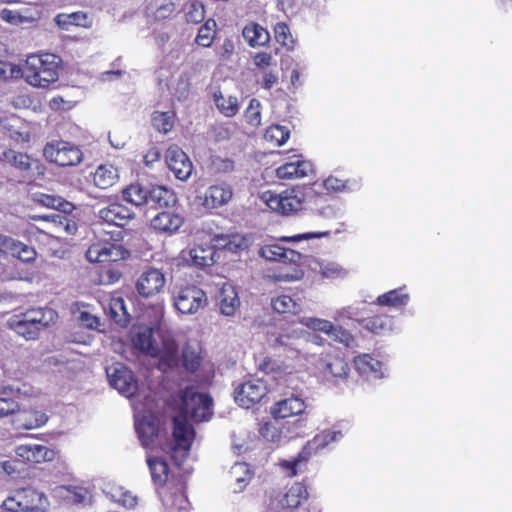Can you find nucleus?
Listing matches in <instances>:
<instances>
[{
  "label": "nucleus",
  "mask_w": 512,
  "mask_h": 512,
  "mask_svg": "<svg viewBox=\"0 0 512 512\" xmlns=\"http://www.w3.org/2000/svg\"><path fill=\"white\" fill-rule=\"evenodd\" d=\"M214 102L218 110L227 117H233L239 111L238 99L235 96L224 97L221 93H216Z\"/></svg>",
  "instance_id": "nucleus-43"
},
{
  "label": "nucleus",
  "mask_w": 512,
  "mask_h": 512,
  "mask_svg": "<svg viewBox=\"0 0 512 512\" xmlns=\"http://www.w3.org/2000/svg\"><path fill=\"white\" fill-rule=\"evenodd\" d=\"M110 384L126 397H132L138 390L134 373L122 364H117L107 370Z\"/></svg>",
  "instance_id": "nucleus-14"
},
{
  "label": "nucleus",
  "mask_w": 512,
  "mask_h": 512,
  "mask_svg": "<svg viewBox=\"0 0 512 512\" xmlns=\"http://www.w3.org/2000/svg\"><path fill=\"white\" fill-rule=\"evenodd\" d=\"M179 396V415L172 418L173 445L171 458L180 466L189 456L195 437V430L188 422L190 417L195 422L208 421L212 416V398L206 393H200L193 386L181 389Z\"/></svg>",
  "instance_id": "nucleus-1"
},
{
  "label": "nucleus",
  "mask_w": 512,
  "mask_h": 512,
  "mask_svg": "<svg viewBox=\"0 0 512 512\" xmlns=\"http://www.w3.org/2000/svg\"><path fill=\"white\" fill-rule=\"evenodd\" d=\"M242 34L251 47L264 46L270 40L269 32L255 22L248 23L244 27Z\"/></svg>",
  "instance_id": "nucleus-34"
},
{
  "label": "nucleus",
  "mask_w": 512,
  "mask_h": 512,
  "mask_svg": "<svg viewBox=\"0 0 512 512\" xmlns=\"http://www.w3.org/2000/svg\"><path fill=\"white\" fill-rule=\"evenodd\" d=\"M245 119L253 127H258L261 124V104L256 98L250 100L245 111Z\"/></svg>",
  "instance_id": "nucleus-53"
},
{
  "label": "nucleus",
  "mask_w": 512,
  "mask_h": 512,
  "mask_svg": "<svg viewBox=\"0 0 512 512\" xmlns=\"http://www.w3.org/2000/svg\"><path fill=\"white\" fill-rule=\"evenodd\" d=\"M305 402L299 397H290L278 401L271 409V414L276 419H285L304 412Z\"/></svg>",
  "instance_id": "nucleus-26"
},
{
  "label": "nucleus",
  "mask_w": 512,
  "mask_h": 512,
  "mask_svg": "<svg viewBox=\"0 0 512 512\" xmlns=\"http://www.w3.org/2000/svg\"><path fill=\"white\" fill-rule=\"evenodd\" d=\"M48 507L46 495L32 487L11 491L2 503V508L7 512H45Z\"/></svg>",
  "instance_id": "nucleus-6"
},
{
  "label": "nucleus",
  "mask_w": 512,
  "mask_h": 512,
  "mask_svg": "<svg viewBox=\"0 0 512 512\" xmlns=\"http://www.w3.org/2000/svg\"><path fill=\"white\" fill-rule=\"evenodd\" d=\"M44 309H31L15 315L9 322L10 327L26 340H35L39 337L42 328L46 327Z\"/></svg>",
  "instance_id": "nucleus-9"
},
{
  "label": "nucleus",
  "mask_w": 512,
  "mask_h": 512,
  "mask_svg": "<svg viewBox=\"0 0 512 512\" xmlns=\"http://www.w3.org/2000/svg\"><path fill=\"white\" fill-rule=\"evenodd\" d=\"M165 161L174 176L181 180H187L193 170V164L188 155L178 146H170L165 153Z\"/></svg>",
  "instance_id": "nucleus-15"
},
{
  "label": "nucleus",
  "mask_w": 512,
  "mask_h": 512,
  "mask_svg": "<svg viewBox=\"0 0 512 512\" xmlns=\"http://www.w3.org/2000/svg\"><path fill=\"white\" fill-rule=\"evenodd\" d=\"M320 273L323 277L327 278H335L342 276L345 273V270L334 262H322L319 264Z\"/></svg>",
  "instance_id": "nucleus-56"
},
{
  "label": "nucleus",
  "mask_w": 512,
  "mask_h": 512,
  "mask_svg": "<svg viewBox=\"0 0 512 512\" xmlns=\"http://www.w3.org/2000/svg\"><path fill=\"white\" fill-rule=\"evenodd\" d=\"M148 193L149 190L145 189L140 184L136 183L126 187L122 192V196L123 199L126 200L127 202L134 204L136 206H140L143 204H147Z\"/></svg>",
  "instance_id": "nucleus-42"
},
{
  "label": "nucleus",
  "mask_w": 512,
  "mask_h": 512,
  "mask_svg": "<svg viewBox=\"0 0 512 512\" xmlns=\"http://www.w3.org/2000/svg\"><path fill=\"white\" fill-rule=\"evenodd\" d=\"M264 137L268 142L281 146L289 139L290 131L282 125H271L266 129Z\"/></svg>",
  "instance_id": "nucleus-46"
},
{
  "label": "nucleus",
  "mask_w": 512,
  "mask_h": 512,
  "mask_svg": "<svg viewBox=\"0 0 512 512\" xmlns=\"http://www.w3.org/2000/svg\"><path fill=\"white\" fill-rule=\"evenodd\" d=\"M361 325L374 334H380L391 329L392 319L386 314H378L362 319Z\"/></svg>",
  "instance_id": "nucleus-39"
},
{
  "label": "nucleus",
  "mask_w": 512,
  "mask_h": 512,
  "mask_svg": "<svg viewBox=\"0 0 512 512\" xmlns=\"http://www.w3.org/2000/svg\"><path fill=\"white\" fill-rule=\"evenodd\" d=\"M15 452L23 461L30 463L52 461L56 455L53 449L40 444H22L16 447Z\"/></svg>",
  "instance_id": "nucleus-21"
},
{
  "label": "nucleus",
  "mask_w": 512,
  "mask_h": 512,
  "mask_svg": "<svg viewBox=\"0 0 512 512\" xmlns=\"http://www.w3.org/2000/svg\"><path fill=\"white\" fill-rule=\"evenodd\" d=\"M18 404L12 399L0 398V419L16 413Z\"/></svg>",
  "instance_id": "nucleus-61"
},
{
  "label": "nucleus",
  "mask_w": 512,
  "mask_h": 512,
  "mask_svg": "<svg viewBox=\"0 0 512 512\" xmlns=\"http://www.w3.org/2000/svg\"><path fill=\"white\" fill-rule=\"evenodd\" d=\"M409 299L410 296L405 292V287H400L379 295L376 299V304L379 306L401 308L408 304Z\"/></svg>",
  "instance_id": "nucleus-35"
},
{
  "label": "nucleus",
  "mask_w": 512,
  "mask_h": 512,
  "mask_svg": "<svg viewBox=\"0 0 512 512\" xmlns=\"http://www.w3.org/2000/svg\"><path fill=\"white\" fill-rule=\"evenodd\" d=\"M268 393V387L262 379H249L239 384L234 390L236 403L244 408H250L259 403Z\"/></svg>",
  "instance_id": "nucleus-13"
},
{
  "label": "nucleus",
  "mask_w": 512,
  "mask_h": 512,
  "mask_svg": "<svg viewBox=\"0 0 512 512\" xmlns=\"http://www.w3.org/2000/svg\"><path fill=\"white\" fill-rule=\"evenodd\" d=\"M45 159L59 167H72L83 160V152L78 145L65 140L47 142L43 149Z\"/></svg>",
  "instance_id": "nucleus-7"
},
{
  "label": "nucleus",
  "mask_w": 512,
  "mask_h": 512,
  "mask_svg": "<svg viewBox=\"0 0 512 512\" xmlns=\"http://www.w3.org/2000/svg\"><path fill=\"white\" fill-rule=\"evenodd\" d=\"M274 348L278 352L273 356H265L259 362L258 369L278 382H286L287 377L295 372L293 360L298 358L299 352L289 348L282 336L275 340Z\"/></svg>",
  "instance_id": "nucleus-5"
},
{
  "label": "nucleus",
  "mask_w": 512,
  "mask_h": 512,
  "mask_svg": "<svg viewBox=\"0 0 512 512\" xmlns=\"http://www.w3.org/2000/svg\"><path fill=\"white\" fill-rule=\"evenodd\" d=\"M34 219H41V220L52 221L54 223H57L69 235L75 234L78 229L77 223L74 220L70 219L67 215H61L59 213H52L50 215L37 216V217H34Z\"/></svg>",
  "instance_id": "nucleus-47"
},
{
  "label": "nucleus",
  "mask_w": 512,
  "mask_h": 512,
  "mask_svg": "<svg viewBox=\"0 0 512 512\" xmlns=\"http://www.w3.org/2000/svg\"><path fill=\"white\" fill-rule=\"evenodd\" d=\"M355 369L362 375L374 374L375 377L381 376L382 362L372 357L370 354H361L353 360Z\"/></svg>",
  "instance_id": "nucleus-38"
},
{
  "label": "nucleus",
  "mask_w": 512,
  "mask_h": 512,
  "mask_svg": "<svg viewBox=\"0 0 512 512\" xmlns=\"http://www.w3.org/2000/svg\"><path fill=\"white\" fill-rule=\"evenodd\" d=\"M185 482L176 479V483H170L159 491L165 512H188L190 503L187 498Z\"/></svg>",
  "instance_id": "nucleus-12"
},
{
  "label": "nucleus",
  "mask_w": 512,
  "mask_h": 512,
  "mask_svg": "<svg viewBox=\"0 0 512 512\" xmlns=\"http://www.w3.org/2000/svg\"><path fill=\"white\" fill-rule=\"evenodd\" d=\"M341 438V431L323 430L309 440L296 457L291 460H282L280 467L286 472L287 476L294 477L306 469L312 455H316L328 445Z\"/></svg>",
  "instance_id": "nucleus-4"
},
{
  "label": "nucleus",
  "mask_w": 512,
  "mask_h": 512,
  "mask_svg": "<svg viewBox=\"0 0 512 512\" xmlns=\"http://www.w3.org/2000/svg\"><path fill=\"white\" fill-rule=\"evenodd\" d=\"M0 238L8 250V254H11L13 257L25 263H31L36 260L37 252L33 247L24 244L12 237Z\"/></svg>",
  "instance_id": "nucleus-28"
},
{
  "label": "nucleus",
  "mask_w": 512,
  "mask_h": 512,
  "mask_svg": "<svg viewBox=\"0 0 512 512\" xmlns=\"http://www.w3.org/2000/svg\"><path fill=\"white\" fill-rule=\"evenodd\" d=\"M33 201L40 206L62 211L64 213H70L74 208L72 203L66 201L62 197L42 192L34 193Z\"/></svg>",
  "instance_id": "nucleus-33"
},
{
  "label": "nucleus",
  "mask_w": 512,
  "mask_h": 512,
  "mask_svg": "<svg viewBox=\"0 0 512 512\" xmlns=\"http://www.w3.org/2000/svg\"><path fill=\"white\" fill-rule=\"evenodd\" d=\"M308 498V491L303 483H294L282 496L271 503L273 510L281 509L280 512H289L301 505Z\"/></svg>",
  "instance_id": "nucleus-18"
},
{
  "label": "nucleus",
  "mask_w": 512,
  "mask_h": 512,
  "mask_svg": "<svg viewBox=\"0 0 512 512\" xmlns=\"http://www.w3.org/2000/svg\"><path fill=\"white\" fill-rule=\"evenodd\" d=\"M62 59L53 53L28 55L20 75L33 87L47 88L59 79Z\"/></svg>",
  "instance_id": "nucleus-3"
},
{
  "label": "nucleus",
  "mask_w": 512,
  "mask_h": 512,
  "mask_svg": "<svg viewBox=\"0 0 512 512\" xmlns=\"http://www.w3.org/2000/svg\"><path fill=\"white\" fill-rule=\"evenodd\" d=\"M262 199L271 210L282 215H292L302 210L305 194L299 188L286 189L281 193L266 191Z\"/></svg>",
  "instance_id": "nucleus-8"
},
{
  "label": "nucleus",
  "mask_w": 512,
  "mask_h": 512,
  "mask_svg": "<svg viewBox=\"0 0 512 512\" xmlns=\"http://www.w3.org/2000/svg\"><path fill=\"white\" fill-rule=\"evenodd\" d=\"M271 305L273 310L280 314H296L299 310V305L288 295H281L272 299Z\"/></svg>",
  "instance_id": "nucleus-49"
},
{
  "label": "nucleus",
  "mask_w": 512,
  "mask_h": 512,
  "mask_svg": "<svg viewBox=\"0 0 512 512\" xmlns=\"http://www.w3.org/2000/svg\"><path fill=\"white\" fill-rule=\"evenodd\" d=\"M106 314L116 324L125 327L130 322V314L125 306V301L120 295H111L104 306Z\"/></svg>",
  "instance_id": "nucleus-27"
},
{
  "label": "nucleus",
  "mask_w": 512,
  "mask_h": 512,
  "mask_svg": "<svg viewBox=\"0 0 512 512\" xmlns=\"http://www.w3.org/2000/svg\"><path fill=\"white\" fill-rule=\"evenodd\" d=\"M166 279L161 270L150 267L142 272L136 281V290L142 297H151L165 287Z\"/></svg>",
  "instance_id": "nucleus-17"
},
{
  "label": "nucleus",
  "mask_w": 512,
  "mask_h": 512,
  "mask_svg": "<svg viewBox=\"0 0 512 512\" xmlns=\"http://www.w3.org/2000/svg\"><path fill=\"white\" fill-rule=\"evenodd\" d=\"M259 255L266 260L276 261L278 263L283 259H293V257H300L299 252L292 249L284 248L276 243L266 244L262 246L259 249Z\"/></svg>",
  "instance_id": "nucleus-32"
},
{
  "label": "nucleus",
  "mask_w": 512,
  "mask_h": 512,
  "mask_svg": "<svg viewBox=\"0 0 512 512\" xmlns=\"http://www.w3.org/2000/svg\"><path fill=\"white\" fill-rule=\"evenodd\" d=\"M119 179L118 170L112 164H101L93 174V182L100 189H107L117 183Z\"/></svg>",
  "instance_id": "nucleus-31"
},
{
  "label": "nucleus",
  "mask_w": 512,
  "mask_h": 512,
  "mask_svg": "<svg viewBox=\"0 0 512 512\" xmlns=\"http://www.w3.org/2000/svg\"><path fill=\"white\" fill-rule=\"evenodd\" d=\"M215 249L211 245H198L191 248L187 254L183 253V259L191 266L197 268L210 267L214 264Z\"/></svg>",
  "instance_id": "nucleus-24"
},
{
  "label": "nucleus",
  "mask_w": 512,
  "mask_h": 512,
  "mask_svg": "<svg viewBox=\"0 0 512 512\" xmlns=\"http://www.w3.org/2000/svg\"><path fill=\"white\" fill-rule=\"evenodd\" d=\"M185 222L184 217L173 208L158 212L150 221L151 228L160 234L173 235Z\"/></svg>",
  "instance_id": "nucleus-16"
},
{
  "label": "nucleus",
  "mask_w": 512,
  "mask_h": 512,
  "mask_svg": "<svg viewBox=\"0 0 512 512\" xmlns=\"http://www.w3.org/2000/svg\"><path fill=\"white\" fill-rule=\"evenodd\" d=\"M307 163L304 161L288 162L276 169V176L279 179H294L306 175Z\"/></svg>",
  "instance_id": "nucleus-41"
},
{
  "label": "nucleus",
  "mask_w": 512,
  "mask_h": 512,
  "mask_svg": "<svg viewBox=\"0 0 512 512\" xmlns=\"http://www.w3.org/2000/svg\"><path fill=\"white\" fill-rule=\"evenodd\" d=\"M147 465L150 470L153 484L163 490L170 483H176V480L172 476L170 478L168 463L158 457H147Z\"/></svg>",
  "instance_id": "nucleus-23"
},
{
  "label": "nucleus",
  "mask_w": 512,
  "mask_h": 512,
  "mask_svg": "<svg viewBox=\"0 0 512 512\" xmlns=\"http://www.w3.org/2000/svg\"><path fill=\"white\" fill-rule=\"evenodd\" d=\"M212 168L217 173H231L235 169V162L230 158L215 156L212 159Z\"/></svg>",
  "instance_id": "nucleus-55"
},
{
  "label": "nucleus",
  "mask_w": 512,
  "mask_h": 512,
  "mask_svg": "<svg viewBox=\"0 0 512 512\" xmlns=\"http://www.w3.org/2000/svg\"><path fill=\"white\" fill-rule=\"evenodd\" d=\"M330 338H332L335 341L344 343L346 346H348L350 342L353 340L352 335L340 326H335V331L331 333Z\"/></svg>",
  "instance_id": "nucleus-64"
},
{
  "label": "nucleus",
  "mask_w": 512,
  "mask_h": 512,
  "mask_svg": "<svg viewBox=\"0 0 512 512\" xmlns=\"http://www.w3.org/2000/svg\"><path fill=\"white\" fill-rule=\"evenodd\" d=\"M186 21L193 24L201 23L205 18V7L199 1H192L186 6Z\"/></svg>",
  "instance_id": "nucleus-52"
},
{
  "label": "nucleus",
  "mask_w": 512,
  "mask_h": 512,
  "mask_svg": "<svg viewBox=\"0 0 512 512\" xmlns=\"http://www.w3.org/2000/svg\"><path fill=\"white\" fill-rule=\"evenodd\" d=\"M130 256L121 244L110 242H96L91 244L86 251V258L92 263H112L125 260Z\"/></svg>",
  "instance_id": "nucleus-10"
},
{
  "label": "nucleus",
  "mask_w": 512,
  "mask_h": 512,
  "mask_svg": "<svg viewBox=\"0 0 512 512\" xmlns=\"http://www.w3.org/2000/svg\"><path fill=\"white\" fill-rule=\"evenodd\" d=\"M181 361L182 366L187 372H197L203 361L200 349L186 343L182 348Z\"/></svg>",
  "instance_id": "nucleus-36"
},
{
  "label": "nucleus",
  "mask_w": 512,
  "mask_h": 512,
  "mask_svg": "<svg viewBox=\"0 0 512 512\" xmlns=\"http://www.w3.org/2000/svg\"><path fill=\"white\" fill-rule=\"evenodd\" d=\"M21 68L8 61L0 60V79H11L20 76Z\"/></svg>",
  "instance_id": "nucleus-57"
},
{
  "label": "nucleus",
  "mask_w": 512,
  "mask_h": 512,
  "mask_svg": "<svg viewBox=\"0 0 512 512\" xmlns=\"http://www.w3.org/2000/svg\"><path fill=\"white\" fill-rule=\"evenodd\" d=\"M18 465L19 461L17 460L0 461V474L14 476L19 473Z\"/></svg>",
  "instance_id": "nucleus-63"
},
{
  "label": "nucleus",
  "mask_w": 512,
  "mask_h": 512,
  "mask_svg": "<svg viewBox=\"0 0 512 512\" xmlns=\"http://www.w3.org/2000/svg\"><path fill=\"white\" fill-rule=\"evenodd\" d=\"M274 36L277 43L287 49H292L294 40L292 38L289 26L284 22H278L274 26Z\"/></svg>",
  "instance_id": "nucleus-51"
},
{
  "label": "nucleus",
  "mask_w": 512,
  "mask_h": 512,
  "mask_svg": "<svg viewBox=\"0 0 512 512\" xmlns=\"http://www.w3.org/2000/svg\"><path fill=\"white\" fill-rule=\"evenodd\" d=\"M138 438L144 448H152L159 434V427L152 421H141L136 424Z\"/></svg>",
  "instance_id": "nucleus-37"
},
{
  "label": "nucleus",
  "mask_w": 512,
  "mask_h": 512,
  "mask_svg": "<svg viewBox=\"0 0 512 512\" xmlns=\"http://www.w3.org/2000/svg\"><path fill=\"white\" fill-rule=\"evenodd\" d=\"M310 326L313 330L325 333L329 337L331 336V333L335 331V325L324 319H312Z\"/></svg>",
  "instance_id": "nucleus-59"
},
{
  "label": "nucleus",
  "mask_w": 512,
  "mask_h": 512,
  "mask_svg": "<svg viewBox=\"0 0 512 512\" xmlns=\"http://www.w3.org/2000/svg\"><path fill=\"white\" fill-rule=\"evenodd\" d=\"M47 421L48 416L44 412L35 409L17 410V416L15 418L17 427L25 430L39 428L45 425Z\"/></svg>",
  "instance_id": "nucleus-30"
},
{
  "label": "nucleus",
  "mask_w": 512,
  "mask_h": 512,
  "mask_svg": "<svg viewBox=\"0 0 512 512\" xmlns=\"http://www.w3.org/2000/svg\"><path fill=\"white\" fill-rule=\"evenodd\" d=\"M326 370L335 378H346L350 368L343 357L329 356L326 361Z\"/></svg>",
  "instance_id": "nucleus-44"
},
{
  "label": "nucleus",
  "mask_w": 512,
  "mask_h": 512,
  "mask_svg": "<svg viewBox=\"0 0 512 512\" xmlns=\"http://www.w3.org/2000/svg\"><path fill=\"white\" fill-rule=\"evenodd\" d=\"M177 203L175 193L164 186H153L149 189L147 205L155 209L173 208Z\"/></svg>",
  "instance_id": "nucleus-25"
},
{
  "label": "nucleus",
  "mask_w": 512,
  "mask_h": 512,
  "mask_svg": "<svg viewBox=\"0 0 512 512\" xmlns=\"http://www.w3.org/2000/svg\"><path fill=\"white\" fill-rule=\"evenodd\" d=\"M239 307L240 299L236 288L229 283L223 284L219 292V308L221 313L226 316H232Z\"/></svg>",
  "instance_id": "nucleus-29"
},
{
  "label": "nucleus",
  "mask_w": 512,
  "mask_h": 512,
  "mask_svg": "<svg viewBox=\"0 0 512 512\" xmlns=\"http://www.w3.org/2000/svg\"><path fill=\"white\" fill-rule=\"evenodd\" d=\"M302 254L300 253L299 258L283 259L274 269L271 278L279 282H292L300 280L303 275V269L301 267Z\"/></svg>",
  "instance_id": "nucleus-20"
},
{
  "label": "nucleus",
  "mask_w": 512,
  "mask_h": 512,
  "mask_svg": "<svg viewBox=\"0 0 512 512\" xmlns=\"http://www.w3.org/2000/svg\"><path fill=\"white\" fill-rule=\"evenodd\" d=\"M233 197L231 185L221 182L208 187L204 195L203 205L207 208H218L227 204Z\"/></svg>",
  "instance_id": "nucleus-22"
},
{
  "label": "nucleus",
  "mask_w": 512,
  "mask_h": 512,
  "mask_svg": "<svg viewBox=\"0 0 512 512\" xmlns=\"http://www.w3.org/2000/svg\"><path fill=\"white\" fill-rule=\"evenodd\" d=\"M207 303L206 293L195 285L181 288L174 298V306L182 314H195Z\"/></svg>",
  "instance_id": "nucleus-11"
},
{
  "label": "nucleus",
  "mask_w": 512,
  "mask_h": 512,
  "mask_svg": "<svg viewBox=\"0 0 512 512\" xmlns=\"http://www.w3.org/2000/svg\"><path fill=\"white\" fill-rule=\"evenodd\" d=\"M113 496L117 497L116 501L125 508L131 509L137 505V497L132 495L130 491L120 490L118 496Z\"/></svg>",
  "instance_id": "nucleus-60"
},
{
  "label": "nucleus",
  "mask_w": 512,
  "mask_h": 512,
  "mask_svg": "<svg viewBox=\"0 0 512 512\" xmlns=\"http://www.w3.org/2000/svg\"><path fill=\"white\" fill-rule=\"evenodd\" d=\"M215 28V20L208 19L205 21V23L198 30V34L195 39L196 43L202 47H209L215 37Z\"/></svg>",
  "instance_id": "nucleus-48"
},
{
  "label": "nucleus",
  "mask_w": 512,
  "mask_h": 512,
  "mask_svg": "<svg viewBox=\"0 0 512 512\" xmlns=\"http://www.w3.org/2000/svg\"><path fill=\"white\" fill-rule=\"evenodd\" d=\"M176 10V6L172 1H165L159 5L155 11V18L158 20H164L171 17Z\"/></svg>",
  "instance_id": "nucleus-58"
},
{
  "label": "nucleus",
  "mask_w": 512,
  "mask_h": 512,
  "mask_svg": "<svg viewBox=\"0 0 512 512\" xmlns=\"http://www.w3.org/2000/svg\"><path fill=\"white\" fill-rule=\"evenodd\" d=\"M245 247V238L240 235H232L224 244V248L230 252H238Z\"/></svg>",
  "instance_id": "nucleus-62"
},
{
  "label": "nucleus",
  "mask_w": 512,
  "mask_h": 512,
  "mask_svg": "<svg viewBox=\"0 0 512 512\" xmlns=\"http://www.w3.org/2000/svg\"><path fill=\"white\" fill-rule=\"evenodd\" d=\"M99 219L108 225L117 227L126 226L133 217V212L120 203H112L101 208L98 212Z\"/></svg>",
  "instance_id": "nucleus-19"
},
{
  "label": "nucleus",
  "mask_w": 512,
  "mask_h": 512,
  "mask_svg": "<svg viewBox=\"0 0 512 512\" xmlns=\"http://www.w3.org/2000/svg\"><path fill=\"white\" fill-rule=\"evenodd\" d=\"M174 116L173 112L155 111L151 117L152 125L157 131L167 133L174 126Z\"/></svg>",
  "instance_id": "nucleus-45"
},
{
  "label": "nucleus",
  "mask_w": 512,
  "mask_h": 512,
  "mask_svg": "<svg viewBox=\"0 0 512 512\" xmlns=\"http://www.w3.org/2000/svg\"><path fill=\"white\" fill-rule=\"evenodd\" d=\"M323 185L327 191L332 192L354 191L360 188L361 181L355 178L343 180L331 175L324 180Z\"/></svg>",
  "instance_id": "nucleus-40"
},
{
  "label": "nucleus",
  "mask_w": 512,
  "mask_h": 512,
  "mask_svg": "<svg viewBox=\"0 0 512 512\" xmlns=\"http://www.w3.org/2000/svg\"><path fill=\"white\" fill-rule=\"evenodd\" d=\"M136 349L153 358H158V366L163 371L176 368L179 363L178 343L169 335H161L158 343L151 327L142 326L132 337Z\"/></svg>",
  "instance_id": "nucleus-2"
},
{
  "label": "nucleus",
  "mask_w": 512,
  "mask_h": 512,
  "mask_svg": "<svg viewBox=\"0 0 512 512\" xmlns=\"http://www.w3.org/2000/svg\"><path fill=\"white\" fill-rule=\"evenodd\" d=\"M4 157L14 167L22 171H27L31 168L32 159L25 153L8 150L4 152Z\"/></svg>",
  "instance_id": "nucleus-50"
},
{
  "label": "nucleus",
  "mask_w": 512,
  "mask_h": 512,
  "mask_svg": "<svg viewBox=\"0 0 512 512\" xmlns=\"http://www.w3.org/2000/svg\"><path fill=\"white\" fill-rule=\"evenodd\" d=\"M191 90L190 77L187 73H183L179 76L176 86L174 88V96L179 100L183 101L189 97Z\"/></svg>",
  "instance_id": "nucleus-54"
}]
</instances>
